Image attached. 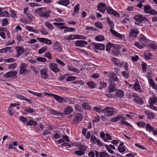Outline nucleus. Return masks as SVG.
Instances as JSON below:
<instances>
[{
    "instance_id": "49530a36",
    "label": "nucleus",
    "mask_w": 157,
    "mask_h": 157,
    "mask_svg": "<svg viewBox=\"0 0 157 157\" xmlns=\"http://www.w3.org/2000/svg\"><path fill=\"white\" fill-rule=\"evenodd\" d=\"M87 85L90 87L92 88H94L96 86V84L92 81H90L88 82Z\"/></svg>"
},
{
    "instance_id": "f8f14e48",
    "label": "nucleus",
    "mask_w": 157,
    "mask_h": 157,
    "mask_svg": "<svg viewBox=\"0 0 157 157\" xmlns=\"http://www.w3.org/2000/svg\"><path fill=\"white\" fill-rule=\"evenodd\" d=\"M59 103L66 102V99L65 98H62L58 95L53 94L52 96Z\"/></svg>"
},
{
    "instance_id": "7c9ffc66",
    "label": "nucleus",
    "mask_w": 157,
    "mask_h": 157,
    "mask_svg": "<svg viewBox=\"0 0 157 157\" xmlns=\"http://www.w3.org/2000/svg\"><path fill=\"white\" fill-rule=\"evenodd\" d=\"M107 22L110 28V29H113L114 28V24L113 22L111 21L109 17H107Z\"/></svg>"
},
{
    "instance_id": "338daca9",
    "label": "nucleus",
    "mask_w": 157,
    "mask_h": 157,
    "mask_svg": "<svg viewBox=\"0 0 157 157\" xmlns=\"http://www.w3.org/2000/svg\"><path fill=\"white\" fill-rule=\"evenodd\" d=\"M100 85L101 87H100V89H101L103 88H106L107 86V83L104 82H100Z\"/></svg>"
},
{
    "instance_id": "1a4fd4ad",
    "label": "nucleus",
    "mask_w": 157,
    "mask_h": 157,
    "mask_svg": "<svg viewBox=\"0 0 157 157\" xmlns=\"http://www.w3.org/2000/svg\"><path fill=\"white\" fill-rule=\"evenodd\" d=\"M17 74V72L15 71H10L6 73L3 75V77L6 78L16 77Z\"/></svg>"
},
{
    "instance_id": "a878e982",
    "label": "nucleus",
    "mask_w": 157,
    "mask_h": 157,
    "mask_svg": "<svg viewBox=\"0 0 157 157\" xmlns=\"http://www.w3.org/2000/svg\"><path fill=\"white\" fill-rule=\"evenodd\" d=\"M133 100L134 101L138 104L140 105H142L143 104V101L141 98L138 97L136 96L134 98Z\"/></svg>"
},
{
    "instance_id": "5fc2aeb1",
    "label": "nucleus",
    "mask_w": 157,
    "mask_h": 157,
    "mask_svg": "<svg viewBox=\"0 0 157 157\" xmlns=\"http://www.w3.org/2000/svg\"><path fill=\"white\" fill-rule=\"evenodd\" d=\"M120 115H118L116 117L112 118L111 120V121L112 122H117L118 121H120Z\"/></svg>"
},
{
    "instance_id": "7ed1b4c3",
    "label": "nucleus",
    "mask_w": 157,
    "mask_h": 157,
    "mask_svg": "<svg viewBox=\"0 0 157 157\" xmlns=\"http://www.w3.org/2000/svg\"><path fill=\"white\" fill-rule=\"evenodd\" d=\"M28 64L25 63H21L19 66V73L21 75L26 74L29 71L27 69Z\"/></svg>"
},
{
    "instance_id": "4d7b16f0",
    "label": "nucleus",
    "mask_w": 157,
    "mask_h": 157,
    "mask_svg": "<svg viewBox=\"0 0 157 157\" xmlns=\"http://www.w3.org/2000/svg\"><path fill=\"white\" fill-rule=\"evenodd\" d=\"M113 45V44L111 43H109L107 44L106 45V50L108 52L109 51Z\"/></svg>"
},
{
    "instance_id": "680f3d73",
    "label": "nucleus",
    "mask_w": 157,
    "mask_h": 157,
    "mask_svg": "<svg viewBox=\"0 0 157 157\" xmlns=\"http://www.w3.org/2000/svg\"><path fill=\"white\" fill-rule=\"evenodd\" d=\"M44 56L49 59H52L51 54L49 52H46Z\"/></svg>"
},
{
    "instance_id": "4c0bfd02",
    "label": "nucleus",
    "mask_w": 157,
    "mask_h": 157,
    "mask_svg": "<svg viewBox=\"0 0 157 157\" xmlns=\"http://www.w3.org/2000/svg\"><path fill=\"white\" fill-rule=\"evenodd\" d=\"M149 84L154 89L156 90L157 88L156 85L154 83L153 80L151 79H150L149 81Z\"/></svg>"
},
{
    "instance_id": "393cba45",
    "label": "nucleus",
    "mask_w": 157,
    "mask_h": 157,
    "mask_svg": "<svg viewBox=\"0 0 157 157\" xmlns=\"http://www.w3.org/2000/svg\"><path fill=\"white\" fill-rule=\"evenodd\" d=\"M58 3L61 5L67 6L70 3L68 0H60L58 1Z\"/></svg>"
},
{
    "instance_id": "79ce46f5",
    "label": "nucleus",
    "mask_w": 157,
    "mask_h": 157,
    "mask_svg": "<svg viewBox=\"0 0 157 157\" xmlns=\"http://www.w3.org/2000/svg\"><path fill=\"white\" fill-rule=\"evenodd\" d=\"M28 92L31 94H32L36 96L37 97H40L42 94L41 93H37L31 91L29 90H28Z\"/></svg>"
},
{
    "instance_id": "13d9d810",
    "label": "nucleus",
    "mask_w": 157,
    "mask_h": 157,
    "mask_svg": "<svg viewBox=\"0 0 157 157\" xmlns=\"http://www.w3.org/2000/svg\"><path fill=\"white\" fill-rule=\"evenodd\" d=\"M17 143L15 142H12L9 145V148L10 149H12L14 147H13V146H17Z\"/></svg>"
},
{
    "instance_id": "aec40b11",
    "label": "nucleus",
    "mask_w": 157,
    "mask_h": 157,
    "mask_svg": "<svg viewBox=\"0 0 157 157\" xmlns=\"http://www.w3.org/2000/svg\"><path fill=\"white\" fill-rule=\"evenodd\" d=\"M67 67V69L70 71L75 72L77 74L79 73L80 72V71L79 70L73 67V66L68 65Z\"/></svg>"
},
{
    "instance_id": "69168bd1",
    "label": "nucleus",
    "mask_w": 157,
    "mask_h": 157,
    "mask_svg": "<svg viewBox=\"0 0 157 157\" xmlns=\"http://www.w3.org/2000/svg\"><path fill=\"white\" fill-rule=\"evenodd\" d=\"M76 79V78L74 76H70L67 77L66 79V80L67 81H71L75 80Z\"/></svg>"
},
{
    "instance_id": "f03ea898",
    "label": "nucleus",
    "mask_w": 157,
    "mask_h": 157,
    "mask_svg": "<svg viewBox=\"0 0 157 157\" xmlns=\"http://www.w3.org/2000/svg\"><path fill=\"white\" fill-rule=\"evenodd\" d=\"M133 19L136 21L135 23L136 25H139L142 21H147V17L141 14H136L133 17Z\"/></svg>"
},
{
    "instance_id": "ea45409f",
    "label": "nucleus",
    "mask_w": 157,
    "mask_h": 157,
    "mask_svg": "<svg viewBox=\"0 0 157 157\" xmlns=\"http://www.w3.org/2000/svg\"><path fill=\"white\" fill-rule=\"evenodd\" d=\"M47 49L48 48L46 46L42 47L39 49L38 53L39 54H41L45 52L47 50Z\"/></svg>"
},
{
    "instance_id": "20e7f679",
    "label": "nucleus",
    "mask_w": 157,
    "mask_h": 157,
    "mask_svg": "<svg viewBox=\"0 0 157 157\" xmlns=\"http://www.w3.org/2000/svg\"><path fill=\"white\" fill-rule=\"evenodd\" d=\"M113 108L110 107H107L102 109V113L107 117L113 115L114 112L113 110Z\"/></svg>"
},
{
    "instance_id": "72a5a7b5",
    "label": "nucleus",
    "mask_w": 157,
    "mask_h": 157,
    "mask_svg": "<svg viewBox=\"0 0 157 157\" xmlns=\"http://www.w3.org/2000/svg\"><path fill=\"white\" fill-rule=\"evenodd\" d=\"M95 40L98 41H101L104 40V37L102 35H98L95 37Z\"/></svg>"
},
{
    "instance_id": "a211bd4d",
    "label": "nucleus",
    "mask_w": 157,
    "mask_h": 157,
    "mask_svg": "<svg viewBox=\"0 0 157 157\" xmlns=\"http://www.w3.org/2000/svg\"><path fill=\"white\" fill-rule=\"evenodd\" d=\"M75 44L77 46L83 47L87 45L88 44V43L85 40H80L76 41Z\"/></svg>"
},
{
    "instance_id": "a18cd8bd",
    "label": "nucleus",
    "mask_w": 157,
    "mask_h": 157,
    "mask_svg": "<svg viewBox=\"0 0 157 157\" xmlns=\"http://www.w3.org/2000/svg\"><path fill=\"white\" fill-rule=\"evenodd\" d=\"M10 13L11 17L13 18H15L17 15L16 11L12 9L10 10Z\"/></svg>"
},
{
    "instance_id": "6e6552de",
    "label": "nucleus",
    "mask_w": 157,
    "mask_h": 157,
    "mask_svg": "<svg viewBox=\"0 0 157 157\" xmlns=\"http://www.w3.org/2000/svg\"><path fill=\"white\" fill-rule=\"evenodd\" d=\"M143 9L144 11L146 13L151 14H154L156 13L155 11L153 9H151V7L149 5L144 6Z\"/></svg>"
},
{
    "instance_id": "f257e3e1",
    "label": "nucleus",
    "mask_w": 157,
    "mask_h": 157,
    "mask_svg": "<svg viewBox=\"0 0 157 157\" xmlns=\"http://www.w3.org/2000/svg\"><path fill=\"white\" fill-rule=\"evenodd\" d=\"M34 12L41 17L47 18L49 16L50 10L46 7L40 8L36 10Z\"/></svg>"
},
{
    "instance_id": "8fccbe9b",
    "label": "nucleus",
    "mask_w": 157,
    "mask_h": 157,
    "mask_svg": "<svg viewBox=\"0 0 157 157\" xmlns=\"http://www.w3.org/2000/svg\"><path fill=\"white\" fill-rule=\"evenodd\" d=\"M45 25L50 30H52L53 27L52 25L48 22H46L45 23Z\"/></svg>"
},
{
    "instance_id": "5701e85b",
    "label": "nucleus",
    "mask_w": 157,
    "mask_h": 157,
    "mask_svg": "<svg viewBox=\"0 0 157 157\" xmlns=\"http://www.w3.org/2000/svg\"><path fill=\"white\" fill-rule=\"evenodd\" d=\"M79 36H80L78 35L76 36L74 35H71L70 36H68L67 37H64V39L65 40H68L70 41L71 40L75 39V38L80 39V38Z\"/></svg>"
},
{
    "instance_id": "de8ad7c7",
    "label": "nucleus",
    "mask_w": 157,
    "mask_h": 157,
    "mask_svg": "<svg viewBox=\"0 0 157 157\" xmlns=\"http://www.w3.org/2000/svg\"><path fill=\"white\" fill-rule=\"evenodd\" d=\"M24 110L27 112L32 113L35 112V110L32 108H26Z\"/></svg>"
},
{
    "instance_id": "774afa93",
    "label": "nucleus",
    "mask_w": 157,
    "mask_h": 157,
    "mask_svg": "<svg viewBox=\"0 0 157 157\" xmlns=\"http://www.w3.org/2000/svg\"><path fill=\"white\" fill-rule=\"evenodd\" d=\"M36 122L34 121H29L27 123V125L30 126L36 125Z\"/></svg>"
},
{
    "instance_id": "423d86ee",
    "label": "nucleus",
    "mask_w": 157,
    "mask_h": 157,
    "mask_svg": "<svg viewBox=\"0 0 157 157\" xmlns=\"http://www.w3.org/2000/svg\"><path fill=\"white\" fill-rule=\"evenodd\" d=\"M15 48L16 50L17 54L14 57L18 58L23 53L24 51V49L21 46H16Z\"/></svg>"
},
{
    "instance_id": "864d4df0",
    "label": "nucleus",
    "mask_w": 157,
    "mask_h": 157,
    "mask_svg": "<svg viewBox=\"0 0 157 157\" xmlns=\"http://www.w3.org/2000/svg\"><path fill=\"white\" fill-rule=\"evenodd\" d=\"M66 99V102H68L70 104H73L74 103V99L71 98H65Z\"/></svg>"
},
{
    "instance_id": "58836bf2",
    "label": "nucleus",
    "mask_w": 157,
    "mask_h": 157,
    "mask_svg": "<svg viewBox=\"0 0 157 157\" xmlns=\"http://www.w3.org/2000/svg\"><path fill=\"white\" fill-rule=\"evenodd\" d=\"M144 55L146 59L148 60L151 59L152 55L149 52H147L144 53Z\"/></svg>"
},
{
    "instance_id": "b1692460",
    "label": "nucleus",
    "mask_w": 157,
    "mask_h": 157,
    "mask_svg": "<svg viewBox=\"0 0 157 157\" xmlns=\"http://www.w3.org/2000/svg\"><path fill=\"white\" fill-rule=\"evenodd\" d=\"M149 101L150 102V105H154L157 102V98L155 97H151L149 98Z\"/></svg>"
},
{
    "instance_id": "c756f323",
    "label": "nucleus",
    "mask_w": 157,
    "mask_h": 157,
    "mask_svg": "<svg viewBox=\"0 0 157 157\" xmlns=\"http://www.w3.org/2000/svg\"><path fill=\"white\" fill-rule=\"evenodd\" d=\"M73 111V108L71 107L68 106L65 108L64 112L66 114H69L71 113Z\"/></svg>"
},
{
    "instance_id": "bf43d9fd",
    "label": "nucleus",
    "mask_w": 157,
    "mask_h": 157,
    "mask_svg": "<svg viewBox=\"0 0 157 157\" xmlns=\"http://www.w3.org/2000/svg\"><path fill=\"white\" fill-rule=\"evenodd\" d=\"M17 63H14L13 64H11L8 68L10 70H14L15 68L17 66Z\"/></svg>"
},
{
    "instance_id": "c85d7f7f",
    "label": "nucleus",
    "mask_w": 157,
    "mask_h": 157,
    "mask_svg": "<svg viewBox=\"0 0 157 157\" xmlns=\"http://www.w3.org/2000/svg\"><path fill=\"white\" fill-rule=\"evenodd\" d=\"M139 41L141 43H147L149 41V40L145 36L143 35L140 37L139 38Z\"/></svg>"
},
{
    "instance_id": "bb28decb",
    "label": "nucleus",
    "mask_w": 157,
    "mask_h": 157,
    "mask_svg": "<svg viewBox=\"0 0 157 157\" xmlns=\"http://www.w3.org/2000/svg\"><path fill=\"white\" fill-rule=\"evenodd\" d=\"M145 113L149 119H154L155 117L154 114L152 112L149 111H145Z\"/></svg>"
},
{
    "instance_id": "c03bdc74",
    "label": "nucleus",
    "mask_w": 157,
    "mask_h": 157,
    "mask_svg": "<svg viewBox=\"0 0 157 157\" xmlns=\"http://www.w3.org/2000/svg\"><path fill=\"white\" fill-rule=\"evenodd\" d=\"M93 110L99 113H102V109L97 106L94 107L93 108Z\"/></svg>"
},
{
    "instance_id": "09e8293b",
    "label": "nucleus",
    "mask_w": 157,
    "mask_h": 157,
    "mask_svg": "<svg viewBox=\"0 0 157 157\" xmlns=\"http://www.w3.org/2000/svg\"><path fill=\"white\" fill-rule=\"evenodd\" d=\"M75 154L78 156H81L85 154V152L81 150H77L74 151Z\"/></svg>"
},
{
    "instance_id": "f3484780",
    "label": "nucleus",
    "mask_w": 157,
    "mask_h": 157,
    "mask_svg": "<svg viewBox=\"0 0 157 157\" xmlns=\"http://www.w3.org/2000/svg\"><path fill=\"white\" fill-rule=\"evenodd\" d=\"M107 8L106 5L103 3H100L98 5V9L100 12L104 13Z\"/></svg>"
},
{
    "instance_id": "37998d69",
    "label": "nucleus",
    "mask_w": 157,
    "mask_h": 157,
    "mask_svg": "<svg viewBox=\"0 0 157 157\" xmlns=\"http://www.w3.org/2000/svg\"><path fill=\"white\" fill-rule=\"evenodd\" d=\"M109 156L108 154L106 151L100 152V157H109Z\"/></svg>"
},
{
    "instance_id": "c9c22d12",
    "label": "nucleus",
    "mask_w": 157,
    "mask_h": 157,
    "mask_svg": "<svg viewBox=\"0 0 157 157\" xmlns=\"http://www.w3.org/2000/svg\"><path fill=\"white\" fill-rule=\"evenodd\" d=\"M126 150V147L122 146L121 145H119L118 147V150L120 153H123Z\"/></svg>"
},
{
    "instance_id": "3c124183",
    "label": "nucleus",
    "mask_w": 157,
    "mask_h": 157,
    "mask_svg": "<svg viewBox=\"0 0 157 157\" xmlns=\"http://www.w3.org/2000/svg\"><path fill=\"white\" fill-rule=\"evenodd\" d=\"M98 139V138L94 136H91L90 137V140L91 143L94 144H96V142Z\"/></svg>"
},
{
    "instance_id": "0e129e2a",
    "label": "nucleus",
    "mask_w": 157,
    "mask_h": 157,
    "mask_svg": "<svg viewBox=\"0 0 157 157\" xmlns=\"http://www.w3.org/2000/svg\"><path fill=\"white\" fill-rule=\"evenodd\" d=\"M78 148L82 151L84 152L86 151L87 148V147L85 145H80L79 146Z\"/></svg>"
},
{
    "instance_id": "473e14b6",
    "label": "nucleus",
    "mask_w": 157,
    "mask_h": 157,
    "mask_svg": "<svg viewBox=\"0 0 157 157\" xmlns=\"http://www.w3.org/2000/svg\"><path fill=\"white\" fill-rule=\"evenodd\" d=\"M145 127V128L146 130L147 131H148L150 132L153 131V130H154V128L151 126L149 124H146Z\"/></svg>"
},
{
    "instance_id": "a19ab883",
    "label": "nucleus",
    "mask_w": 157,
    "mask_h": 157,
    "mask_svg": "<svg viewBox=\"0 0 157 157\" xmlns=\"http://www.w3.org/2000/svg\"><path fill=\"white\" fill-rule=\"evenodd\" d=\"M0 14V16L1 17H7L8 16L9 17L10 14L9 12L7 11H5L3 12L2 11L1 12Z\"/></svg>"
},
{
    "instance_id": "e433bc0d",
    "label": "nucleus",
    "mask_w": 157,
    "mask_h": 157,
    "mask_svg": "<svg viewBox=\"0 0 157 157\" xmlns=\"http://www.w3.org/2000/svg\"><path fill=\"white\" fill-rule=\"evenodd\" d=\"M82 106L86 110H89L91 109V106L87 103L85 102L82 104Z\"/></svg>"
},
{
    "instance_id": "cd10ccee",
    "label": "nucleus",
    "mask_w": 157,
    "mask_h": 157,
    "mask_svg": "<svg viewBox=\"0 0 157 157\" xmlns=\"http://www.w3.org/2000/svg\"><path fill=\"white\" fill-rule=\"evenodd\" d=\"M110 31L112 34L116 37L119 38H121L122 37V35L121 34L118 33L117 32L113 30V29H110Z\"/></svg>"
},
{
    "instance_id": "f704fd0d",
    "label": "nucleus",
    "mask_w": 157,
    "mask_h": 157,
    "mask_svg": "<svg viewBox=\"0 0 157 157\" xmlns=\"http://www.w3.org/2000/svg\"><path fill=\"white\" fill-rule=\"evenodd\" d=\"M109 92L110 93L114 92L116 90L115 86L111 84L108 87Z\"/></svg>"
},
{
    "instance_id": "2f4dec72",
    "label": "nucleus",
    "mask_w": 157,
    "mask_h": 157,
    "mask_svg": "<svg viewBox=\"0 0 157 157\" xmlns=\"http://www.w3.org/2000/svg\"><path fill=\"white\" fill-rule=\"evenodd\" d=\"M79 4H77L76 6H75L74 8L73 13L72 14V15L73 16L75 15L79 11Z\"/></svg>"
},
{
    "instance_id": "39448f33",
    "label": "nucleus",
    "mask_w": 157,
    "mask_h": 157,
    "mask_svg": "<svg viewBox=\"0 0 157 157\" xmlns=\"http://www.w3.org/2000/svg\"><path fill=\"white\" fill-rule=\"evenodd\" d=\"M108 78L109 82L111 83H113L114 82H119V81L118 78L113 72H109Z\"/></svg>"
},
{
    "instance_id": "052dcab7",
    "label": "nucleus",
    "mask_w": 157,
    "mask_h": 157,
    "mask_svg": "<svg viewBox=\"0 0 157 157\" xmlns=\"http://www.w3.org/2000/svg\"><path fill=\"white\" fill-rule=\"evenodd\" d=\"M137 125L139 128H144L145 127L146 124L145 123L141 122H137L136 123Z\"/></svg>"
},
{
    "instance_id": "ddd939ff",
    "label": "nucleus",
    "mask_w": 157,
    "mask_h": 157,
    "mask_svg": "<svg viewBox=\"0 0 157 157\" xmlns=\"http://www.w3.org/2000/svg\"><path fill=\"white\" fill-rule=\"evenodd\" d=\"M83 116L81 113H77L75 117V119L73 121V123L76 124L78 122H80L83 118Z\"/></svg>"
},
{
    "instance_id": "4468645a",
    "label": "nucleus",
    "mask_w": 157,
    "mask_h": 157,
    "mask_svg": "<svg viewBox=\"0 0 157 157\" xmlns=\"http://www.w3.org/2000/svg\"><path fill=\"white\" fill-rule=\"evenodd\" d=\"M36 39L38 40L40 42L48 45H50L52 44L51 41L47 38L37 37L36 38Z\"/></svg>"
},
{
    "instance_id": "6e6d98bb",
    "label": "nucleus",
    "mask_w": 157,
    "mask_h": 157,
    "mask_svg": "<svg viewBox=\"0 0 157 157\" xmlns=\"http://www.w3.org/2000/svg\"><path fill=\"white\" fill-rule=\"evenodd\" d=\"M147 67V64L145 62H143L141 64V68L143 72H146Z\"/></svg>"
},
{
    "instance_id": "e2e57ef3",
    "label": "nucleus",
    "mask_w": 157,
    "mask_h": 157,
    "mask_svg": "<svg viewBox=\"0 0 157 157\" xmlns=\"http://www.w3.org/2000/svg\"><path fill=\"white\" fill-rule=\"evenodd\" d=\"M105 146L106 148L107 149V151L110 153L111 154H113L114 153V151L112 150L110 148H109L108 147V145L107 144H105Z\"/></svg>"
},
{
    "instance_id": "2eb2a0df",
    "label": "nucleus",
    "mask_w": 157,
    "mask_h": 157,
    "mask_svg": "<svg viewBox=\"0 0 157 157\" xmlns=\"http://www.w3.org/2000/svg\"><path fill=\"white\" fill-rule=\"evenodd\" d=\"M133 88L134 90L140 93L142 92V89L137 80L136 81L134 84Z\"/></svg>"
},
{
    "instance_id": "412c9836",
    "label": "nucleus",
    "mask_w": 157,
    "mask_h": 157,
    "mask_svg": "<svg viewBox=\"0 0 157 157\" xmlns=\"http://www.w3.org/2000/svg\"><path fill=\"white\" fill-rule=\"evenodd\" d=\"M123 92L120 90H117L115 93V97L116 98H121L124 96Z\"/></svg>"
},
{
    "instance_id": "603ef678",
    "label": "nucleus",
    "mask_w": 157,
    "mask_h": 157,
    "mask_svg": "<svg viewBox=\"0 0 157 157\" xmlns=\"http://www.w3.org/2000/svg\"><path fill=\"white\" fill-rule=\"evenodd\" d=\"M36 60L38 62L42 63L45 62L47 61V59L46 58L40 57L37 58Z\"/></svg>"
},
{
    "instance_id": "9b49d317",
    "label": "nucleus",
    "mask_w": 157,
    "mask_h": 157,
    "mask_svg": "<svg viewBox=\"0 0 157 157\" xmlns=\"http://www.w3.org/2000/svg\"><path fill=\"white\" fill-rule=\"evenodd\" d=\"M139 33V32L138 29L133 28L130 30L129 35L130 36L136 38L137 37Z\"/></svg>"
},
{
    "instance_id": "4be33fe9",
    "label": "nucleus",
    "mask_w": 157,
    "mask_h": 157,
    "mask_svg": "<svg viewBox=\"0 0 157 157\" xmlns=\"http://www.w3.org/2000/svg\"><path fill=\"white\" fill-rule=\"evenodd\" d=\"M94 46L96 49L102 50L105 49V46L104 45L99 43H95L94 44Z\"/></svg>"
},
{
    "instance_id": "dca6fc26",
    "label": "nucleus",
    "mask_w": 157,
    "mask_h": 157,
    "mask_svg": "<svg viewBox=\"0 0 157 157\" xmlns=\"http://www.w3.org/2000/svg\"><path fill=\"white\" fill-rule=\"evenodd\" d=\"M47 110L51 114L58 116H62L63 114L62 113L59 112L55 110H53L50 107H47Z\"/></svg>"
},
{
    "instance_id": "0eeeda50",
    "label": "nucleus",
    "mask_w": 157,
    "mask_h": 157,
    "mask_svg": "<svg viewBox=\"0 0 157 157\" xmlns=\"http://www.w3.org/2000/svg\"><path fill=\"white\" fill-rule=\"evenodd\" d=\"M41 78L44 79H46L48 78V68L47 67H44L40 71Z\"/></svg>"
},
{
    "instance_id": "6ab92c4d",
    "label": "nucleus",
    "mask_w": 157,
    "mask_h": 157,
    "mask_svg": "<svg viewBox=\"0 0 157 157\" xmlns=\"http://www.w3.org/2000/svg\"><path fill=\"white\" fill-rule=\"evenodd\" d=\"M26 15L29 19V20H24L23 21H21V22L23 23L28 24L30 23L31 21H33V20L34 19V16L32 14L29 13H27Z\"/></svg>"
},
{
    "instance_id": "9d476101",
    "label": "nucleus",
    "mask_w": 157,
    "mask_h": 157,
    "mask_svg": "<svg viewBox=\"0 0 157 157\" xmlns=\"http://www.w3.org/2000/svg\"><path fill=\"white\" fill-rule=\"evenodd\" d=\"M49 68L54 72H57L60 71L57 67V64L54 63H50L49 64Z\"/></svg>"
}]
</instances>
